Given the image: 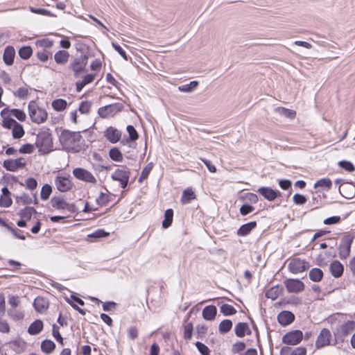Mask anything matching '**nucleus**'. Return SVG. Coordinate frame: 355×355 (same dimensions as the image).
<instances>
[{"mask_svg": "<svg viewBox=\"0 0 355 355\" xmlns=\"http://www.w3.org/2000/svg\"><path fill=\"white\" fill-rule=\"evenodd\" d=\"M173 216V211L171 209H168L165 211L164 220L162 221V227L164 228H168L172 223Z\"/></svg>", "mask_w": 355, "mask_h": 355, "instance_id": "nucleus-40", "label": "nucleus"}, {"mask_svg": "<svg viewBox=\"0 0 355 355\" xmlns=\"http://www.w3.org/2000/svg\"><path fill=\"white\" fill-rule=\"evenodd\" d=\"M355 329V322L353 320H348L343 324L340 325L337 329L335 335L338 338H342L351 334Z\"/></svg>", "mask_w": 355, "mask_h": 355, "instance_id": "nucleus-13", "label": "nucleus"}, {"mask_svg": "<svg viewBox=\"0 0 355 355\" xmlns=\"http://www.w3.org/2000/svg\"><path fill=\"white\" fill-rule=\"evenodd\" d=\"M284 285L289 293H300L304 289V283L297 279H288L285 280Z\"/></svg>", "mask_w": 355, "mask_h": 355, "instance_id": "nucleus-12", "label": "nucleus"}, {"mask_svg": "<svg viewBox=\"0 0 355 355\" xmlns=\"http://www.w3.org/2000/svg\"><path fill=\"white\" fill-rule=\"evenodd\" d=\"M52 334L55 340L62 345H64L63 338L59 332V327L56 324L53 325Z\"/></svg>", "mask_w": 355, "mask_h": 355, "instance_id": "nucleus-55", "label": "nucleus"}, {"mask_svg": "<svg viewBox=\"0 0 355 355\" xmlns=\"http://www.w3.org/2000/svg\"><path fill=\"white\" fill-rule=\"evenodd\" d=\"M331 274L336 278L340 277L344 271V267L338 261H333L329 266Z\"/></svg>", "mask_w": 355, "mask_h": 355, "instance_id": "nucleus-24", "label": "nucleus"}, {"mask_svg": "<svg viewBox=\"0 0 355 355\" xmlns=\"http://www.w3.org/2000/svg\"><path fill=\"white\" fill-rule=\"evenodd\" d=\"M43 327V322L41 320H36L30 324L27 331L30 335H37L42 331Z\"/></svg>", "mask_w": 355, "mask_h": 355, "instance_id": "nucleus-26", "label": "nucleus"}, {"mask_svg": "<svg viewBox=\"0 0 355 355\" xmlns=\"http://www.w3.org/2000/svg\"><path fill=\"white\" fill-rule=\"evenodd\" d=\"M52 192V188L49 184H44L41 189L40 196L44 200L49 199Z\"/></svg>", "mask_w": 355, "mask_h": 355, "instance_id": "nucleus-49", "label": "nucleus"}, {"mask_svg": "<svg viewBox=\"0 0 355 355\" xmlns=\"http://www.w3.org/2000/svg\"><path fill=\"white\" fill-rule=\"evenodd\" d=\"M196 346L197 349H198V351L202 355H209L210 351H209V348L203 343H202L199 341H197L196 343Z\"/></svg>", "mask_w": 355, "mask_h": 355, "instance_id": "nucleus-60", "label": "nucleus"}, {"mask_svg": "<svg viewBox=\"0 0 355 355\" xmlns=\"http://www.w3.org/2000/svg\"><path fill=\"white\" fill-rule=\"evenodd\" d=\"M15 55V49L11 46H7L3 52V60L6 64L10 66L13 64Z\"/></svg>", "mask_w": 355, "mask_h": 355, "instance_id": "nucleus-23", "label": "nucleus"}, {"mask_svg": "<svg viewBox=\"0 0 355 355\" xmlns=\"http://www.w3.org/2000/svg\"><path fill=\"white\" fill-rule=\"evenodd\" d=\"M109 156L111 159L115 162H121L123 160L121 152L116 147H113L110 150Z\"/></svg>", "mask_w": 355, "mask_h": 355, "instance_id": "nucleus-39", "label": "nucleus"}, {"mask_svg": "<svg viewBox=\"0 0 355 355\" xmlns=\"http://www.w3.org/2000/svg\"><path fill=\"white\" fill-rule=\"evenodd\" d=\"M12 199L10 196H1L0 198V206L3 207H9L12 205Z\"/></svg>", "mask_w": 355, "mask_h": 355, "instance_id": "nucleus-58", "label": "nucleus"}, {"mask_svg": "<svg viewBox=\"0 0 355 355\" xmlns=\"http://www.w3.org/2000/svg\"><path fill=\"white\" fill-rule=\"evenodd\" d=\"M73 175L78 180L95 184L96 178L87 170L82 168H76L73 170Z\"/></svg>", "mask_w": 355, "mask_h": 355, "instance_id": "nucleus-11", "label": "nucleus"}, {"mask_svg": "<svg viewBox=\"0 0 355 355\" xmlns=\"http://www.w3.org/2000/svg\"><path fill=\"white\" fill-rule=\"evenodd\" d=\"M53 44V41L49 38H44L36 41V45L42 47V49L51 48Z\"/></svg>", "mask_w": 355, "mask_h": 355, "instance_id": "nucleus-47", "label": "nucleus"}, {"mask_svg": "<svg viewBox=\"0 0 355 355\" xmlns=\"http://www.w3.org/2000/svg\"><path fill=\"white\" fill-rule=\"evenodd\" d=\"M127 132L129 135V138L131 141H135L138 139L139 135L133 125H129L127 126Z\"/></svg>", "mask_w": 355, "mask_h": 355, "instance_id": "nucleus-56", "label": "nucleus"}, {"mask_svg": "<svg viewBox=\"0 0 355 355\" xmlns=\"http://www.w3.org/2000/svg\"><path fill=\"white\" fill-rule=\"evenodd\" d=\"M16 202L18 204L29 205L33 203V201L32 198L29 195L24 193L20 196H17L16 198Z\"/></svg>", "mask_w": 355, "mask_h": 355, "instance_id": "nucleus-45", "label": "nucleus"}, {"mask_svg": "<svg viewBox=\"0 0 355 355\" xmlns=\"http://www.w3.org/2000/svg\"><path fill=\"white\" fill-rule=\"evenodd\" d=\"M309 276L311 281L318 282L322 279L323 272L320 268H315L309 271Z\"/></svg>", "mask_w": 355, "mask_h": 355, "instance_id": "nucleus-33", "label": "nucleus"}, {"mask_svg": "<svg viewBox=\"0 0 355 355\" xmlns=\"http://www.w3.org/2000/svg\"><path fill=\"white\" fill-rule=\"evenodd\" d=\"M279 291L280 292V289H279L278 286H275L267 291L266 293V296L268 298H271L272 300H275L279 295Z\"/></svg>", "mask_w": 355, "mask_h": 355, "instance_id": "nucleus-54", "label": "nucleus"}, {"mask_svg": "<svg viewBox=\"0 0 355 355\" xmlns=\"http://www.w3.org/2000/svg\"><path fill=\"white\" fill-rule=\"evenodd\" d=\"M33 306L37 312L43 313L49 308V301L42 297H37L34 300Z\"/></svg>", "mask_w": 355, "mask_h": 355, "instance_id": "nucleus-20", "label": "nucleus"}, {"mask_svg": "<svg viewBox=\"0 0 355 355\" xmlns=\"http://www.w3.org/2000/svg\"><path fill=\"white\" fill-rule=\"evenodd\" d=\"M232 327V322L230 320H223L220 322L218 330L221 334L227 333Z\"/></svg>", "mask_w": 355, "mask_h": 355, "instance_id": "nucleus-42", "label": "nucleus"}, {"mask_svg": "<svg viewBox=\"0 0 355 355\" xmlns=\"http://www.w3.org/2000/svg\"><path fill=\"white\" fill-rule=\"evenodd\" d=\"M353 241V237L350 235L345 236L340 241L339 245V254L341 259H346L350 254L351 245Z\"/></svg>", "mask_w": 355, "mask_h": 355, "instance_id": "nucleus-9", "label": "nucleus"}, {"mask_svg": "<svg viewBox=\"0 0 355 355\" xmlns=\"http://www.w3.org/2000/svg\"><path fill=\"white\" fill-rule=\"evenodd\" d=\"M196 198V195L193 190L191 189H185L183 193L182 196L181 197V202L182 204H187L189 203L191 200H193Z\"/></svg>", "mask_w": 355, "mask_h": 355, "instance_id": "nucleus-32", "label": "nucleus"}, {"mask_svg": "<svg viewBox=\"0 0 355 355\" xmlns=\"http://www.w3.org/2000/svg\"><path fill=\"white\" fill-rule=\"evenodd\" d=\"M96 76L95 73H90L85 75L81 80L76 83V89L78 92H80L83 87L93 82Z\"/></svg>", "mask_w": 355, "mask_h": 355, "instance_id": "nucleus-25", "label": "nucleus"}, {"mask_svg": "<svg viewBox=\"0 0 355 355\" xmlns=\"http://www.w3.org/2000/svg\"><path fill=\"white\" fill-rule=\"evenodd\" d=\"M331 334L330 331L326 328L322 329L315 341V346L318 348L326 347L330 344Z\"/></svg>", "mask_w": 355, "mask_h": 355, "instance_id": "nucleus-14", "label": "nucleus"}, {"mask_svg": "<svg viewBox=\"0 0 355 355\" xmlns=\"http://www.w3.org/2000/svg\"><path fill=\"white\" fill-rule=\"evenodd\" d=\"M55 348V343L51 340H44L41 343V349L46 354L51 353Z\"/></svg>", "mask_w": 355, "mask_h": 355, "instance_id": "nucleus-35", "label": "nucleus"}, {"mask_svg": "<svg viewBox=\"0 0 355 355\" xmlns=\"http://www.w3.org/2000/svg\"><path fill=\"white\" fill-rule=\"evenodd\" d=\"M51 56L52 53L46 49H42L37 52V57L42 62L47 61Z\"/></svg>", "mask_w": 355, "mask_h": 355, "instance_id": "nucleus-48", "label": "nucleus"}, {"mask_svg": "<svg viewBox=\"0 0 355 355\" xmlns=\"http://www.w3.org/2000/svg\"><path fill=\"white\" fill-rule=\"evenodd\" d=\"M254 210V207L248 204L243 205L240 208V213L243 216H245Z\"/></svg>", "mask_w": 355, "mask_h": 355, "instance_id": "nucleus-64", "label": "nucleus"}, {"mask_svg": "<svg viewBox=\"0 0 355 355\" xmlns=\"http://www.w3.org/2000/svg\"><path fill=\"white\" fill-rule=\"evenodd\" d=\"M91 105V103L88 101L82 102L79 106V111L82 114H88L90 111Z\"/></svg>", "mask_w": 355, "mask_h": 355, "instance_id": "nucleus-62", "label": "nucleus"}, {"mask_svg": "<svg viewBox=\"0 0 355 355\" xmlns=\"http://www.w3.org/2000/svg\"><path fill=\"white\" fill-rule=\"evenodd\" d=\"M340 194L346 198H351L355 191L354 186L351 184L345 183L339 188Z\"/></svg>", "mask_w": 355, "mask_h": 355, "instance_id": "nucleus-28", "label": "nucleus"}, {"mask_svg": "<svg viewBox=\"0 0 355 355\" xmlns=\"http://www.w3.org/2000/svg\"><path fill=\"white\" fill-rule=\"evenodd\" d=\"M51 203L53 207L57 209H67L70 212H73L75 210V205L67 202L64 199L60 197H53Z\"/></svg>", "mask_w": 355, "mask_h": 355, "instance_id": "nucleus-16", "label": "nucleus"}, {"mask_svg": "<svg viewBox=\"0 0 355 355\" xmlns=\"http://www.w3.org/2000/svg\"><path fill=\"white\" fill-rule=\"evenodd\" d=\"M309 268V264L308 262L298 258L293 259L288 264L290 271L294 274L304 272Z\"/></svg>", "mask_w": 355, "mask_h": 355, "instance_id": "nucleus-10", "label": "nucleus"}, {"mask_svg": "<svg viewBox=\"0 0 355 355\" xmlns=\"http://www.w3.org/2000/svg\"><path fill=\"white\" fill-rule=\"evenodd\" d=\"M257 192L268 201H273L281 196V193L279 191L273 190L270 187H260L258 189Z\"/></svg>", "mask_w": 355, "mask_h": 355, "instance_id": "nucleus-17", "label": "nucleus"}, {"mask_svg": "<svg viewBox=\"0 0 355 355\" xmlns=\"http://www.w3.org/2000/svg\"><path fill=\"white\" fill-rule=\"evenodd\" d=\"M193 325L191 323H188L184 327V337L185 339L190 340L192 338Z\"/></svg>", "mask_w": 355, "mask_h": 355, "instance_id": "nucleus-63", "label": "nucleus"}, {"mask_svg": "<svg viewBox=\"0 0 355 355\" xmlns=\"http://www.w3.org/2000/svg\"><path fill=\"white\" fill-rule=\"evenodd\" d=\"M60 142L65 150L69 153H78L81 149L82 136L80 132L63 130L59 137Z\"/></svg>", "mask_w": 355, "mask_h": 355, "instance_id": "nucleus-1", "label": "nucleus"}, {"mask_svg": "<svg viewBox=\"0 0 355 355\" xmlns=\"http://www.w3.org/2000/svg\"><path fill=\"white\" fill-rule=\"evenodd\" d=\"M130 176V172L128 169L117 168L112 174L111 178L113 180L119 182L121 187L125 189L128 184Z\"/></svg>", "mask_w": 355, "mask_h": 355, "instance_id": "nucleus-6", "label": "nucleus"}, {"mask_svg": "<svg viewBox=\"0 0 355 355\" xmlns=\"http://www.w3.org/2000/svg\"><path fill=\"white\" fill-rule=\"evenodd\" d=\"M281 355H306V349L304 347H299L292 349L290 347H283L281 349Z\"/></svg>", "mask_w": 355, "mask_h": 355, "instance_id": "nucleus-22", "label": "nucleus"}, {"mask_svg": "<svg viewBox=\"0 0 355 355\" xmlns=\"http://www.w3.org/2000/svg\"><path fill=\"white\" fill-rule=\"evenodd\" d=\"M8 313L12 319L16 320H21L24 317V314L22 311L16 309H10L8 311Z\"/></svg>", "mask_w": 355, "mask_h": 355, "instance_id": "nucleus-52", "label": "nucleus"}, {"mask_svg": "<svg viewBox=\"0 0 355 355\" xmlns=\"http://www.w3.org/2000/svg\"><path fill=\"white\" fill-rule=\"evenodd\" d=\"M26 164V159L19 157L15 159H6L3 163V167L9 171H17L25 167Z\"/></svg>", "mask_w": 355, "mask_h": 355, "instance_id": "nucleus-8", "label": "nucleus"}, {"mask_svg": "<svg viewBox=\"0 0 355 355\" xmlns=\"http://www.w3.org/2000/svg\"><path fill=\"white\" fill-rule=\"evenodd\" d=\"M339 166L349 172H352L355 170L353 164L348 161H340L339 162Z\"/></svg>", "mask_w": 355, "mask_h": 355, "instance_id": "nucleus-61", "label": "nucleus"}, {"mask_svg": "<svg viewBox=\"0 0 355 355\" xmlns=\"http://www.w3.org/2000/svg\"><path fill=\"white\" fill-rule=\"evenodd\" d=\"M37 214V211L34 207H26L24 209H22L19 211L18 215L22 219L29 220H31L33 214Z\"/></svg>", "mask_w": 355, "mask_h": 355, "instance_id": "nucleus-30", "label": "nucleus"}, {"mask_svg": "<svg viewBox=\"0 0 355 355\" xmlns=\"http://www.w3.org/2000/svg\"><path fill=\"white\" fill-rule=\"evenodd\" d=\"M123 106L121 103H114L105 105L98 109V114L103 118L113 116L119 112L121 111Z\"/></svg>", "mask_w": 355, "mask_h": 355, "instance_id": "nucleus-5", "label": "nucleus"}, {"mask_svg": "<svg viewBox=\"0 0 355 355\" xmlns=\"http://www.w3.org/2000/svg\"><path fill=\"white\" fill-rule=\"evenodd\" d=\"M303 334L300 330H293L287 332L282 338V342L289 345H295L301 342Z\"/></svg>", "mask_w": 355, "mask_h": 355, "instance_id": "nucleus-7", "label": "nucleus"}, {"mask_svg": "<svg viewBox=\"0 0 355 355\" xmlns=\"http://www.w3.org/2000/svg\"><path fill=\"white\" fill-rule=\"evenodd\" d=\"M28 94V89L25 87L19 88L16 92H14V95L19 98H24Z\"/></svg>", "mask_w": 355, "mask_h": 355, "instance_id": "nucleus-59", "label": "nucleus"}, {"mask_svg": "<svg viewBox=\"0 0 355 355\" xmlns=\"http://www.w3.org/2000/svg\"><path fill=\"white\" fill-rule=\"evenodd\" d=\"M35 150V146L33 144H27L21 146L19 149L20 153H32Z\"/></svg>", "mask_w": 355, "mask_h": 355, "instance_id": "nucleus-57", "label": "nucleus"}, {"mask_svg": "<svg viewBox=\"0 0 355 355\" xmlns=\"http://www.w3.org/2000/svg\"><path fill=\"white\" fill-rule=\"evenodd\" d=\"M88 55L81 53L79 55L73 56L68 64L67 69L71 71L74 78L80 77L83 73L87 71V64Z\"/></svg>", "mask_w": 355, "mask_h": 355, "instance_id": "nucleus-2", "label": "nucleus"}, {"mask_svg": "<svg viewBox=\"0 0 355 355\" xmlns=\"http://www.w3.org/2000/svg\"><path fill=\"white\" fill-rule=\"evenodd\" d=\"M152 168H153V163H149L144 167V168L142 170L140 177L139 178V180H138L139 182H143L144 180H146L148 178Z\"/></svg>", "mask_w": 355, "mask_h": 355, "instance_id": "nucleus-50", "label": "nucleus"}, {"mask_svg": "<svg viewBox=\"0 0 355 355\" xmlns=\"http://www.w3.org/2000/svg\"><path fill=\"white\" fill-rule=\"evenodd\" d=\"M10 114L14 116L20 121H24L26 119V114L21 110L12 109L10 110Z\"/></svg>", "mask_w": 355, "mask_h": 355, "instance_id": "nucleus-53", "label": "nucleus"}, {"mask_svg": "<svg viewBox=\"0 0 355 355\" xmlns=\"http://www.w3.org/2000/svg\"><path fill=\"white\" fill-rule=\"evenodd\" d=\"M29 115L33 122L36 123H42L46 119L48 114L44 109L39 107L33 101L28 104Z\"/></svg>", "mask_w": 355, "mask_h": 355, "instance_id": "nucleus-4", "label": "nucleus"}, {"mask_svg": "<svg viewBox=\"0 0 355 355\" xmlns=\"http://www.w3.org/2000/svg\"><path fill=\"white\" fill-rule=\"evenodd\" d=\"M35 145L41 154H48L52 150L53 138L49 130L39 132Z\"/></svg>", "mask_w": 355, "mask_h": 355, "instance_id": "nucleus-3", "label": "nucleus"}, {"mask_svg": "<svg viewBox=\"0 0 355 355\" xmlns=\"http://www.w3.org/2000/svg\"><path fill=\"white\" fill-rule=\"evenodd\" d=\"M217 313V309L215 306L209 305L207 306L202 310V317L205 320H214Z\"/></svg>", "mask_w": 355, "mask_h": 355, "instance_id": "nucleus-27", "label": "nucleus"}, {"mask_svg": "<svg viewBox=\"0 0 355 355\" xmlns=\"http://www.w3.org/2000/svg\"><path fill=\"white\" fill-rule=\"evenodd\" d=\"M220 311L225 315H232L236 313V309L228 304H222L220 306Z\"/></svg>", "mask_w": 355, "mask_h": 355, "instance_id": "nucleus-41", "label": "nucleus"}, {"mask_svg": "<svg viewBox=\"0 0 355 355\" xmlns=\"http://www.w3.org/2000/svg\"><path fill=\"white\" fill-rule=\"evenodd\" d=\"M275 112L279 115L284 116L285 117L293 119L296 116V112L294 110H289L282 107H277L274 110Z\"/></svg>", "mask_w": 355, "mask_h": 355, "instance_id": "nucleus-31", "label": "nucleus"}, {"mask_svg": "<svg viewBox=\"0 0 355 355\" xmlns=\"http://www.w3.org/2000/svg\"><path fill=\"white\" fill-rule=\"evenodd\" d=\"M52 107L57 112L64 110L67 106V103L62 98L55 99L51 103Z\"/></svg>", "mask_w": 355, "mask_h": 355, "instance_id": "nucleus-34", "label": "nucleus"}, {"mask_svg": "<svg viewBox=\"0 0 355 355\" xmlns=\"http://www.w3.org/2000/svg\"><path fill=\"white\" fill-rule=\"evenodd\" d=\"M248 329V326L246 323L239 322L238 323L234 329L235 334L239 338L245 336L246 330Z\"/></svg>", "mask_w": 355, "mask_h": 355, "instance_id": "nucleus-37", "label": "nucleus"}, {"mask_svg": "<svg viewBox=\"0 0 355 355\" xmlns=\"http://www.w3.org/2000/svg\"><path fill=\"white\" fill-rule=\"evenodd\" d=\"M70 54L65 50H59L53 56L55 62L60 65H65L69 59Z\"/></svg>", "mask_w": 355, "mask_h": 355, "instance_id": "nucleus-21", "label": "nucleus"}, {"mask_svg": "<svg viewBox=\"0 0 355 355\" xmlns=\"http://www.w3.org/2000/svg\"><path fill=\"white\" fill-rule=\"evenodd\" d=\"M55 184L60 192H67L72 189L73 183L69 178L57 176L55 179Z\"/></svg>", "mask_w": 355, "mask_h": 355, "instance_id": "nucleus-15", "label": "nucleus"}, {"mask_svg": "<svg viewBox=\"0 0 355 355\" xmlns=\"http://www.w3.org/2000/svg\"><path fill=\"white\" fill-rule=\"evenodd\" d=\"M12 135L14 139H20L24 135V128L20 123H17L12 128Z\"/></svg>", "mask_w": 355, "mask_h": 355, "instance_id": "nucleus-38", "label": "nucleus"}, {"mask_svg": "<svg viewBox=\"0 0 355 355\" xmlns=\"http://www.w3.org/2000/svg\"><path fill=\"white\" fill-rule=\"evenodd\" d=\"M32 53L33 50L29 46H23L19 50V55L24 60L28 59Z\"/></svg>", "mask_w": 355, "mask_h": 355, "instance_id": "nucleus-44", "label": "nucleus"}, {"mask_svg": "<svg viewBox=\"0 0 355 355\" xmlns=\"http://www.w3.org/2000/svg\"><path fill=\"white\" fill-rule=\"evenodd\" d=\"M257 226V223L255 221H252L244 224L240 227V228L237 231V234L239 236H244L248 235L254 228Z\"/></svg>", "mask_w": 355, "mask_h": 355, "instance_id": "nucleus-29", "label": "nucleus"}, {"mask_svg": "<svg viewBox=\"0 0 355 355\" xmlns=\"http://www.w3.org/2000/svg\"><path fill=\"white\" fill-rule=\"evenodd\" d=\"M104 136L110 143L116 144L120 140L121 133L118 129L110 126L105 130Z\"/></svg>", "mask_w": 355, "mask_h": 355, "instance_id": "nucleus-18", "label": "nucleus"}, {"mask_svg": "<svg viewBox=\"0 0 355 355\" xmlns=\"http://www.w3.org/2000/svg\"><path fill=\"white\" fill-rule=\"evenodd\" d=\"M107 193L101 192L100 196L96 198V202L99 206H105L110 201L109 192L106 190Z\"/></svg>", "mask_w": 355, "mask_h": 355, "instance_id": "nucleus-43", "label": "nucleus"}, {"mask_svg": "<svg viewBox=\"0 0 355 355\" xmlns=\"http://www.w3.org/2000/svg\"><path fill=\"white\" fill-rule=\"evenodd\" d=\"M198 85V82L196 80L191 81L189 84L181 85L178 89L184 92H191Z\"/></svg>", "mask_w": 355, "mask_h": 355, "instance_id": "nucleus-46", "label": "nucleus"}, {"mask_svg": "<svg viewBox=\"0 0 355 355\" xmlns=\"http://www.w3.org/2000/svg\"><path fill=\"white\" fill-rule=\"evenodd\" d=\"M295 315L293 313L288 311H284L279 313L277 316L278 322L283 326H286L293 322Z\"/></svg>", "mask_w": 355, "mask_h": 355, "instance_id": "nucleus-19", "label": "nucleus"}, {"mask_svg": "<svg viewBox=\"0 0 355 355\" xmlns=\"http://www.w3.org/2000/svg\"><path fill=\"white\" fill-rule=\"evenodd\" d=\"M17 121L10 117H4L2 120V125L8 129H12L16 124Z\"/></svg>", "mask_w": 355, "mask_h": 355, "instance_id": "nucleus-51", "label": "nucleus"}, {"mask_svg": "<svg viewBox=\"0 0 355 355\" xmlns=\"http://www.w3.org/2000/svg\"><path fill=\"white\" fill-rule=\"evenodd\" d=\"M332 182L330 179L329 178H322L319 180H318L315 184L314 187L319 188L321 187L322 189H327L329 190L331 187Z\"/></svg>", "mask_w": 355, "mask_h": 355, "instance_id": "nucleus-36", "label": "nucleus"}]
</instances>
